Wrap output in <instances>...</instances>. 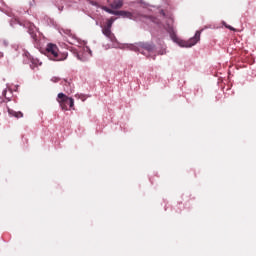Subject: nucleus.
Here are the masks:
<instances>
[{
  "mask_svg": "<svg viewBox=\"0 0 256 256\" xmlns=\"http://www.w3.org/2000/svg\"><path fill=\"white\" fill-rule=\"evenodd\" d=\"M168 31L171 39H173L175 43H178L180 47H193V45H197L201 40V31H197L194 37L190 38L188 41L179 40V38H177V34H175V30H173V27H170Z\"/></svg>",
  "mask_w": 256,
  "mask_h": 256,
  "instance_id": "nucleus-1",
  "label": "nucleus"
},
{
  "mask_svg": "<svg viewBox=\"0 0 256 256\" xmlns=\"http://www.w3.org/2000/svg\"><path fill=\"white\" fill-rule=\"evenodd\" d=\"M46 55L51 61H65L69 57L67 52H59V47L53 43L47 44Z\"/></svg>",
  "mask_w": 256,
  "mask_h": 256,
  "instance_id": "nucleus-2",
  "label": "nucleus"
},
{
  "mask_svg": "<svg viewBox=\"0 0 256 256\" xmlns=\"http://www.w3.org/2000/svg\"><path fill=\"white\" fill-rule=\"evenodd\" d=\"M131 51H138L142 55H147V53H153L155 46L153 44L140 42L135 45H130Z\"/></svg>",
  "mask_w": 256,
  "mask_h": 256,
  "instance_id": "nucleus-3",
  "label": "nucleus"
},
{
  "mask_svg": "<svg viewBox=\"0 0 256 256\" xmlns=\"http://www.w3.org/2000/svg\"><path fill=\"white\" fill-rule=\"evenodd\" d=\"M58 103L60 104V107L63 111H67L70 107V109H73L75 106V100L73 98L68 97L64 93L58 94Z\"/></svg>",
  "mask_w": 256,
  "mask_h": 256,
  "instance_id": "nucleus-4",
  "label": "nucleus"
},
{
  "mask_svg": "<svg viewBox=\"0 0 256 256\" xmlns=\"http://www.w3.org/2000/svg\"><path fill=\"white\" fill-rule=\"evenodd\" d=\"M103 11H106V13H109L110 15H121L122 17H126L127 19H133V14L131 12L127 11H115L110 9L107 6L102 7Z\"/></svg>",
  "mask_w": 256,
  "mask_h": 256,
  "instance_id": "nucleus-5",
  "label": "nucleus"
},
{
  "mask_svg": "<svg viewBox=\"0 0 256 256\" xmlns=\"http://www.w3.org/2000/svg\"><path fill=\"white\" fill-rule=\"evenodd\" d=\"M92 53L89 50V48H84V50L82 52H79L77 54V59H79V61H82L83 63H85L86 61H89V59H91L92 57Z\"/></svg>",
  "mask_w": 256,
  "mask_h": 256,
  "instance_id": "nucleus-6",
  "label": "nucleus"
},
{
  "mask_svg": "<svg viewBox=\"0 0 256 256\" xmlns=\"http://www.w3.org/2000/svg\"><path fill=\"white\" fill-rule=\"evenodd\" d=\"M102 33H103V35H105V37L110 39V41H115V34H113V32H111V28H107L106 26H104L102 28Z\"/></svg>",
  "mask_w": 256,
  "mask_h": 256,
  "instance_id": "nucleus-7",
  "label": "nucleus"
},
{
  "mask_svg": "<svg viewBox=\"0 0 256 256\" xmlns=\"http://www.w3.org/2000/svg\"><path fill=\"white\" fill-rule=\"evenodd\" d=\"M112 9H121L123 7V0H114L113 3L110 4Z\"/></svg>",
  "mask_w": 256,
  "mask_h": 256,
  "instance_id": "nucleus-8",
  "label": "nucleus"
},
{
  "mask_svg": "<svg viewBox=\"0 0 256 256\" xmlns=\"http://www.w3.org/2000/svg\"><path fill=\"white\" fill-rule=\"evenodd\" d=\"M112 26H113V21L110 20V21H108V23L105 27L111 29Z\"/></svg>",
  "mask_w": 256,
  "mask_h": 256,
  "instance_id": "nucleus-9",
  "label": "nucleus"
},
{
  "mask_svg": "<svg viewBox=\"0 0 256 256\" xmlns=\"http://www.w3.org/2000/svg\"><path fill=\"white\" fill-rule=\"evenodd\" d=\"M226 29H229L230 31H235V28H233L231 25L224 24Z\"/></svg>",
  "mask_w": 256,
  "mask_h": 256,
  "instance_id": "nucleus-10",
  "label": "nucleus"
},
{
  "mask_svg": "<svg viewBox=\"0 0 256 256\" xmlns=\"http://www.w3.org/2000/svg\"><path fill=\"white\" fill-rule=\"evenodd\" d=\"M20 117H23V113H19Z\"/></svg>",
  "mask_w": 256,
  "mask_h": 256,
  "instance_id": "nucleus-11",
  "label": "nucleus"
}]
</instances>
